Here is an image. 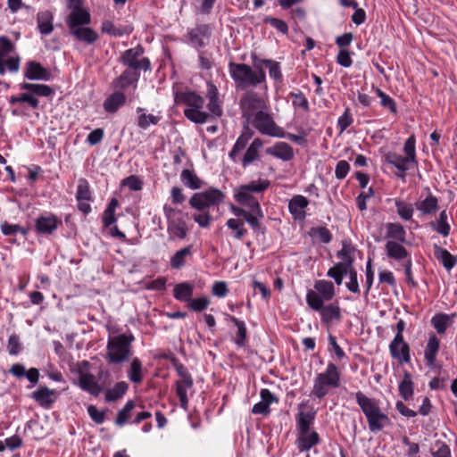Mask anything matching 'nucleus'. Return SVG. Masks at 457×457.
Masks as SVG:
<instances>
[{
  "mask_svg": "<svg viewBox=\"0 0 457 457\" xmlns=\"http://www.w3.org/2000/svg\"><path fill=\"white\" fill-rule=\"evenodd\" d=\"M392 358L399 363H408L411 361L410 347L403 338L393 339L389 345Z\"/></svg>",
  "mask_w": 457,
  "mask_h": 457,
  "instance_id": "2eb2a0df",
  "label": "nucleus"
},
{
  "mask_svg": "<svg viewBox=\"0 0 457 457\" xmlns=\"http://www.w3.org/2000/svg\"><path fill=\"white\" fill-rule=\"evenodd\" d=\"M376 93L378 96L380 98V104L387 108L391 112L395 113L396 112V106L395 103L389 96H387L386 93H384L381 89L378 87L376 88Z\"/></svg>",
  "mask_w": 457,
  "mask_h": 457,
  "instance_id": "680f3d73",
  "label": "nucleus"
},
{
  "mask_svg": "<svg viewBox=\"0 0 457 457\" xmlns=\"http://www.w3.org/2000/svg\"><path fill=\"white\" fill-rule=\"evenodd\" d=\"M133 335L120 334L109 337L105 359L109 363L120 364L132 355Z\"/></svg>",
  "mask_w": 457,
  "mask_h": 457,
  "instance_id": "39448f33",
  "label": "nucleus"
},
{
  "mask_svg": "<svg viewBox=\"0 0 457 457\" xmlns=\"http://www.w3.org/2000/svg\"><path fill=\"white\" fill-rule=\"evenodd\" d=\"M253 137V131L245 129L241 135L237 137L232 150L229 153V158L234 162H237V156L245 148L249 139Z\"/></svg>",
  "mask_w": 457,
  "mask_h": 457,
  "instance_id": "72a5a7b5",
  "label": "nucleus"
},
{
  "mask_svg": "<svg viewBox=\"0 0 457 457\" xmlns=\"http://www.w3.org/2000/svg\"><path fill=\"white\" fill-rule=\"evenodd\" d=\"M386 256L395 261H405L410 258L409 253L401 242L387 240L385 245Z\"/></svg>",
  "mask_w": 457,
  "mask_h": 457,
  "instance_id": "5701e85b",
  "label": "nucleus"
},
{
  "mask_svg": "<svg viewBox=\"0 0 457 457\" xmlns=\"http://www.w3.org/2000/svg\"><path fill=\"white\" fill-rule=\"evenodd\" d=\"M101 29L104 33H106V34H109V35H112L114 37L122 36L124 34H129L133 30V28L129 25L122 27V28H116L115 25L110 21H104Z\"/></svg>",
  "mask_w": 457,
  "mask_h": 457,
  "instance_id": "de8ad7c7",
  "label": "nucleus"
},
{
  "mask_svg": "<svg viewBox=\"0 0 457 457\" xmlns=\"http://www.w3.org/2000/svg\"><path fill=\"white\" fill-rule=\"evenodd\" d=\"M207 28L201 27L195 29H193L190 32V40L192 44L197 46H203L205 45L206 40L208 39L207 36Z\"/></svg>",
  "mask_w": 457,
  "mask_h": 457,
  "instance_id": "5fc2aeb1",
  "label": "nucleus"
},
{
  "mask_svg": "<svg viewBox=\"0 0 457 457\" xmlns=\"http://www.w3.org/2000/svg\"><path fill=\"white\" fill-rule=\"evenodd\" d=\"M431 454L434 457H452L449 446L440 440L436 441L433 445Z\"/></svg>",
  "mask_w": 457,
  "mask_h": 457,
  "instance_id": "bf43d9fd",
  "label": "nucleus"
},
{
  "mask_svg": "<svg viewBox=\"0 0 457 457\" xmlns=\"http://www.w3.org/2000/svg\"><path fill=\"white\" fill-rule=\"evenodd\" d=\"M164 215L168 222V232L170 237L183 239L187 237L188 228L180 210L168 204L163 206Z\"/></svg>",
  "mask_w": 457,
  "mask_h": 457,
  "instance_id": "9b49d317",
  "label": "nucleus"
},
{
  "mask_svg": "<svg viewBox=\"0 0 457 457\" xmlns=\"http://www.w3.org/2000/svg\"><path fill=\"white\" fill-rule=\"evenodd\" d=\"M32 397L41 406H50L56 401L58 394L54 389H50L46 386H40L37 390L33 392Z\"/></svg>",
  "mask_w": 457,
  "mask_h": 457,
  "instance_id": "bb28decb",
  "label": "nucleus"
},
{
  "mask_svg": "<svg viewBox=\"0 0 457 457\" xmlns=\"http://www.w3.org/2000/svg\"><path fill=\"white\" fill-rule=\"evenodd\" d=\"M21 90L31 91L33 96H49L53 94V89L44 84H32V83H22L20 85Z\"/></svg>",
  "mask_w": 457,
  "mask_h": 457,
  "instance_id": "a18cd8bd",
  "label": "nucleus"
},
{
  "mask_svg": "<svg viewBox=\"0 0 457 457\" xmlns=\"http://www.w3.org/2000/svg\"><path fill=\"white\" fill-rule=\"evenodd\" d=\"M256 70L245 63H228V72L234 80L237 88L245 89L248 87H256L266 80V74L263 69L255 63Z\"/></svg>",
  "mask_w": 457,
  "mask_h": 457,
  "instance_id": "f03ea898",
  "label": "nucleus"
},
{
  "mask_svg": "<svg viewBox=\"0 0 457 457\" xmlns=\"http://www.w3.org/2000/svg\"><path fill=\"white\" fill-rule=\"evenodd\" d=\"M121 185L128 187L132 191H139L142 189L143 182L137 176L131 175L124 179Z\"/></svg>",
  "mask_w": 457,
  "mask_h": 457,
  "instance_id": "338daca9",
  "label": "nucleus"
},
{
  "mask_svg": "<svg viewBox=\"0 0 457 457\" xmlns=\"http://www.w3.org/2000/svg\"><path fill=\"white\" fill-rule=\"evenodd\" d=\"M206 98L208 99L207 108L211 114L220 117L223 113L221 101L219 98L218 87L212 82L206 84Z\"/></svg>",
  "mask_w": 457,
  "mask_h": 457,
  "instance_id": "dca6fc26",
  "label": "nucleus"
},
{
  "mask_svg": "<svg viewBox=\"0 0 457 457\" xmlns=\"http://www.w3.org/2000/svg\"><path fill=\"white\" fill-rule=\"evenodd\" d=\"M355 399L367 419L371 432L380 431L391 424L389 417L381 411L377 400L366 396L361 392L355 394Z\"/></svg>",
  "mask_w": 457,
  "mask_h": 457,
  "instance_id": "f257e3e1",
  "label": "nucleus"
},
{
  "mask_svg": "<svg viewBox=\"0 0 457 457\" xmlns=\"http://www.w3.org/2000/svg\"><path fill=\"white\" fill-rule=\"evenodd\" d=\"M439 346L440 342L437 337L435 335L430 336L424 351V357L427 361V365L430 368H433L436 364Z\"/></svg>",
  "mask_w": 457,
  "mask_h": 457,
  "instance_id": "c756f323",
  "label": "nucleus"
},
{
  "mask_svg": "<svg viewBox=\"0 0 457 457\" xmlns=\"http://www.w3.org/2000/svg\"><path fill=\"white\" fill-rule=\"evenodd\" d=\"M62 221L54 214L48 213L39 216L36 220V229L40 234H52Z\"/></svg>",
  "mask_w": 457,
  "mask_h": 457,
  "instance_id": "aec40b11",
  "label": "nucleus"
},
{
  "mask_svg": "<svg viewBox=\"0 0 457 457\" xmlns=\"http://www.w3.org/2000/svg\"><path fill=\"white\" fill-rule=\"evenodd\" d=\"M193 291H194L193 284H190L187 282H183V283L177 284L174 287L173 295L179 301L188 303L191 300Z\"/></svg>",
  "mask_w": 457,
  "mask_h": 457,
  "instance_id": "a19ab883",
  "label": "nucleus"
},
{
  "mask_svg": "<svg viewBox=\"0 0 457 457\" xmlns=\"http://www.w3.org/2000/svg\"><path fill=\"white\" fill-rule=\"evenodd\" d=\"M128 384L124 381L118 382L111 389H108L105 393V400L108 402H113L120 398L128 390Z\"/></svg>",
  "mask_w": 457,
  "mask_h": 457,
  "instance_id": "3c124183",
  "label": "nucleus"
},
{
  "mask_svg": "<svg viewBox=\"0 0 457 457\" xmlns=\"http://www.w3.org/2000/svg\"><path fill=\"white\" fill-rule=\"evenodd\" d=\"M76 197L78 201H89L91 198L89 185L87 180L80 179L77 187Z\"/></svg>",
  "mask_w": 457,
  "mask_h": 457,
  "instance_id": "052dcab7",
  "label": "nucleus"
},
{
  "mask_svg": "<svg viewBox=\"0 0 457 457\" xmlns=\"http://www.w3.org/2000/svg\"><path fill=\"white\" fill-rule=\"evenodd\" d=\"M434 255L442 263L445 270H451L456 264V257L451 254L446 249L434 245Z\"/></svg>",
  "mask_w": 457,
  "mask_h": 457,
  "instance_id": "473e14b6",
  "label": "nucleus"
},
{
  "mask_svg": "<svg viewBox=\"0 0 457 457\" xmlns=\"http://www.w3.org/2000/svg\"><path fill=\"white\" fill-rule=\"evenodd\" d=\"M24 76L31 80H49L51 72L44 68L39 62L29 61L25 65Z\"/></svg>",
  "mask_w": 457,
  "mask_h": 457,
  "instance_id": "a211bd4d",
  "label": "nucleus"
},
{
  "mask_svg": "<svg viewBox=\"0 0 457 457\" xmlns=\"http://www.w3.org/2000/svg\"><path fill=\"white\" fill-rule=\"evenodd\" d=\"M144 48L137 46L126 50L121 56V62L132 71H150L151 63L148 58L143 57Z\"/></svg>",
  "mask_w": 457,
  "mask_h": 457,
  "instance_id": "4468645a",
  "label": "nucleus"
},
{
  "mask_svg": "<svg viewBox=\"0 0 457 457\" xmlns=\"http://www.w3.org/2000/svg\"><path fill=\"white\" fill-rule=\"evenodd\" d=\"M395 204L398 215L404 220H410L413 215V207L411 204H407L400 199L395 200Z\"/></svg>",
  "mask_w": 457,
  "mask_h": 457,
  "instance_id": "864d4df0",
  "label": "nucleus"
},
{
  "mask_svg": "<svg viewBox=\"0 0 457 457\" xmlns=\"http://www.w3.org/2000/svg\"><path fill=\"white\" fill-rule=\"evenodd\" d=\"M386 237L388 240L404 243L406 241V231L400 223H387Z\"/></svg>",
  "mask_w": 457,
  "mask_h": 457,
  "instance_id": "58836bf2",
  "label": "nucleus"
},
{
  "mask_svg": "<svg viewBox=\"0 0 457 457\" xmlns=\"http://www.w3.org/2000/svg\"><path fill=\"white\" fill-rule=\"evenodd\" d=\"M266 153L283 161H289L294 157L292 146L286 142H277L273 146L267 148Z\"/></svg>",
  "mask_w": 457,
  "mask_h": 457,
  "instance_id": "cd10ccee",
  "label": "nucleus"
},
{
  "mask_svg": "<svg viewBox=\"0 0 457 457\" xmlns=\"http://www.w3.org/2000/svg\"><path fill=\"white\" fill-rule=\"evenodd\" d=\"M79 387L89 393L91 395L98 396L102 392V386L96 378L88 372L80 371L79 374Z\"/></svg>",
  "mask_w": 457,
  "mask_h": 457,
  "instance_id": "6ab92c4d",
  "label": "nucleus"
},
{
  "mask_svg": "<svg viewBox=\"0 0 457 457\" xmlns=\"http://www.w3.org/2000/svg\"><path fill=\"white\" fill-rule=\"evenodd\" d=\"M192 255V246H186L175 253V254L170 258V266L172 269L179 270L181 269L188 257Z\"/></svg>",
  "mask_w": 457,
  "mask_h": 457,
  "instance_id": "37998d69",
  "label": "nucleus"
},
{
  "mask_svg": "<svg viewBox=\"0 0 457 457\" xmlns=\"http://www.w3.org/2000/svg\"><path fill=\"white\" fill-rule=\"evenodd\" d=\"M9 103L12 105L20 103H27L34 109L37 108L39 104L37 98L33 96L31 91H26L19 96H11Z\"/></svg>",
  "mask_w": 457,
  "mask_h": 457,
  "instance_id": "8fccbe9b",
  "label": "nucleus"
},
{
  "mask_svg": "<svg viewBox=\"0 0 457 457\" xmlns=\"http://www.w3.org/2000/svg\"><path fill=\"white\" fill-rule=\"evenodd\" d=\"M193 378L192 377L186 378H179L176 383V392L177 395L179 399L180 405L183 408H187L188 403V395L187 392L193 386Z\"/></svg>",
  "mask_w": 457,
  "mask_h": 457,
  "instance_id": "2f4dec72",
  "label": "nucleus"
},
{
  "mask_svg": "<svg viewBox=\"0 0 457 457\" xmlns=\"http://www.w3.org/2000/svg\"><path fill=\"white\" fill-rule=\"evenodd\" d=\"M229 320L237 326V332L235 338V343L237 345H243L246 338V328L245 322L239 320L237 318L230 316Z\"/></svg>",
  "mask_w": 457,
  "mask_h": 457,
  "instance_id": "13d9d810",
  "label": "nucleus"
},
{
  "mask_svg": "<svg viewBox=\"0 0 457 457\" xmlns=\"http://www.w3.org/2000/svg\"><path fill=\"white\" fill-rule=\"evenodd\" d=\"M91 17L89 12L82 7H73L67 19V25L70 29L87 25L90 23Z\"/></svg>",
  "mask_w": 457,
  "mask_h": 457,
  "instance_id": "412c9836",
  "label": "nucleus"
},
{
  "mask_svg": "<svg viewBox=\"0 0 457 457\" xmlns=\"http://www.w3.org/2000/svg\"><path fill=\"white\" fill-rule=\"evenodd\" d=\"M139 79L138 71L132 70L124 71L120 77L116 78L112 81V85L115 88L120 90H125L129 87H137V81Z\"/></svg>",
  "mask_w": 457,
  "mask_h": 457,
  "instance_id": "4be33fe9",
  "label": "nucleus"
},
{
  "mask_svg": "<svg viewBox=\"0 0 457 457\" xmlns=\"http://www.w3.org/2000/svg\"><path fill=\"white\" fill-rule=\"evenodd\" d=\"M296 439L297 448L300 452L309 451L320 442L318 433L311 428L298 429Z\"/></svg>",
  "mask_w": 457,
  "mask_h": 457,
  "instance_id": "f3484780",
  "label": "nucleus"
},
{
  "mask_svg": "<svg viewBox=\"0 0 457 457\" xmlns=\"http://www.w3.org/2000/svg\"><path fill=\"white\" fill-rule=\"evenodd\" d=\"M319 311L323 322L326 324H332L341 320V310L338 305L321 303L320 309H313Z\"/></svg>",
  "mask_w": 457,
  "mask_h": 457,
  "instance_id": "a878e982",
  "label": "nucleus"
},
{
  "mask_svg": "<svg viewBox=\"0 0 457 457\" xmlns=\"http://www.w3.org/2000/svg\"><path fill=\"white\" fill-rule=\"evenodd\" d=\"M70 32L78 40L84 41L87 44H93L98 38L97 33L89 27L79 26L70 29Z\"/></svg>",
  "mask_w": 457,
  "mask_h": 457,
  "instance_id": "e433bc0d",
  "label": "nucleus"
},
{
  "mask_svg": "<svg viewBox=\"0 0 457 457\" xmlns=\"http://www.w3.org/2000/svg\"><path fill=\"white\" fill-rule=\"evenodd\" d=\"M182 183L190 189H199L202 187V180L190 170H183L180 174Z\"/></svg>",
  "mask_w": 457,
  "mask_h": 457,
  "instance_id": "49530a36",
  "label": "nucleus"
},
{
  "mask_svg": "<svg viewBox=\"0 0 457 457\" xmlns=\"http://www.w3.org/2000/svg\"><path fill=\"white\" fill-rule=\"evenodd\" d=\"M54 15L50 11H41L37 14V24L42 35H49L54 30Z\"/></svg>",
  "mask_w": 457,
  "mask_h": 457,
  "instance_id": "7c9ffc66",
  "label": "nucleus"
},
{
  "mask_svg": "<svg viewBox=\"0 0 457 457\" xmlns=\"http://www.w3.org/2000/svg\"><path fill=\"white\" fill-rule=\"evenodd\" d=\"M340 385V373L337 367L329 362L325 371L317 374L313 380L312 395L319 399L325 397L331 388Z\"/></svg>",
  "mask_w": 457,
  "mask_h": 457,
  "instance_id": "0eeeda50",
  "label": "nucleus"
},
{
  "mask_svg": "<svg viewBox=\"0 0 457 457\" xmlns=\"http://www.w3.org/2000/svg\"><path fill=\"white\" fill-rule=\"evenodd\" d=\"M415 205L421 215H431L437 211L438 201L432 194H428L425 199L417 202Z\"/></svg>",
  "mask_w": 457,
  "mask_h": 457,
  "instance_id": "f704fd0d",
  "label": "nucleus"
},
{
  "mask_svg": "<svg viewBox=\"0 0 457 457\" xmlns=\"http://www.w3.org/2000/svg\"><path fill=\"white\" fill-rule=\"evenodd\" d=\"M225 194L221 190L210 187L205 191L194 194L189 200V204L192 208L202 211L218 206L223 202Z\"/></svg>",
  "mask_w": 457,
  "mask_h": 457,
  "instance_id": "ddd939ff",
  "label": "nucleus"
},
{
  "mask_svg": "<svg viewBox=\"0 0 457 457\" xmlns=\"http://www.w3.org/2000/svg\"><path fill=\"white\" fill-rule=\"evenodd\" d=\"M309 204L308 199L301 195H295L289 201L288 209L296 220H303L306 216L305 209Z\"/></svg>",
  "mask_w": 457,
  "mask_h": 457,
  "instance_id": "393cba45",
  "label": "nucleus"
},
{
  "mask_svg": "<svg viewBox=\"0 0 457 457\" xmlns=\"http://www.w3.org/2000/svg\"><path fill=\"white\" fill-rule=\"evenodd\" d=\"M178 104H184L186 108L183 113L187 119L196 124L206 123L211 114L203 111L204 99L194 91H184L178 93L175 96Z\"/></svg>",
  "mask_w": 457,
  "mask_h": 457,
  "instance_id": "20e7f679",
  "label": "nucleus"
},
{
  "mask_svg": "<svg viewBox=\"0 0 457 457\" xmlns=\"http://www.w3.org/2000/svg\"><path fill=\"white\" fill-rule=\"evenodd\" d=\"M14 46L12 41L4 37H0V75H4L8 70L10 72H17L20 69L21 58L18 54H12Z\"/></svg>",
  "mask_w": 457,
  "mask_h": 457,
  "instance_id": "f8f14e48",
  "label": "nucleus"
},
{
  "mask_svg": "<svg viewBox=\"0 0 457 457\" xmlns=\"http://www.w3.org/2000/svg\"><path fill=\"white\" fill-rule=\"evenodd\" d=\"M335 296V287L331 281L321 279L314 284V289L306 294V302L312 309H320L321 303L328 302Z\"/></svg>",
  "mask_w": 457,
  "mask_h": 457,
  "instance_id": "1a4fd4ad",
  "label": "nucleus"
},
{
  "mask_svg": "<svg viewBox=\"0 0 457 457\" xmlns=\"http://www.w3.org/2000/svg\"><path fill=\"white\" fill-rule=\"evenodd\" d=\"M210 300L204 296L199 298H194L188 302V307L194 312H201L208 307Z\"/></svg>",
  "mask_w": 457,
  "mask_h": 457,
  "instance_id": "69168bd1",
  "label": "nucleus"
},
{
  "mask_svg": "<svg viewBox=\"0 0 457 457\" xmlns=\"http://www.w3.org/2000/svg\"><path fill=\"white\" fill-rule=\"evenodd\" d=\"M134 408V403L132 401H129L125 406L123 407L122 410H120L119 412H118V415H117V418H116V424L118 426H122L125 424V422L127 421V420L129 419V413L130 411L133 410Z\"/></svg>",
  "mask_w": 457,
  "mask_h": 457,
  "instance_id": "0e129e2a",
  "label": "nucleus"
},
{
  "mask_svg": "<svg viewBox=\"0 0 457 457\" xmlns=\"http://www.w3.org/2000/svg\"><path fill=\"white\" fill-rule=\"evenodd\" d=\"M118 200L116 198H112L108 206L104 212L103 223L104 227H109L115 222V210L118 207Z\"/></svg>",
  "mask_w": 457,
  "mask_h": 457,
  "instance_id": "603ef678",
  "label": "nucleus"
},
{
  "mask_svg": "<svg viewBox=\"0 0 457 457\" xmlns=\"http://www.w3.org/2000/svg\"><path fill=\"white\" fill-rule=\"evenodd\" d=\"M125 101L126 96L122 92H114L104 100V109L107 112L113 113L125 104Z\"/></svg>",
  "mask_w": 457,
  "mask_h": 457,
  "instance_id": "4c0bfd02",
  "label": "nucleus"
},
{
  "mask_svg": "<svg viewBox=\"0 0 457 457\" xmlns=\"http://www.w3.org/2000/svg\"><path fill=\"white\" fill-rule=\"evenodd\" d=\"M227 227L235 232L234 237L236 239H241L245 234L246 229L245 228L244 221L237 219H228L226 223Z\"/></svg>",
  "mask_w": 457,
  "mask_h": 457,
  "instance_id": "6e6d98bb",
  "label": "nucleus"
},
{
  "mask_svg": "<svg viewBox=\"0 0 457 457\" xmlns=\"http://www.w3.org/2000/svg\"><path fill=\"white\" fill-rule=\"evenodd\" d=\"M263 145V142L261 138L257 137L253 140L248 148L246 149L245 154H244L241 163L243 167H247L252 162L259 158L260 151Z\"/></svg>",
  "mask_w": 457,
  "mask_h": 457,
  "instance_id": "c85d7f7f",
  "label": "nucleus"
},
{
  "mask_svg": "<svg viewBox=\"0 0 457 457\" xmlns=\"http://www.w3.org/2000/svg\"><path fill=\"white\" fill-rule=\"evenodd\" d=\"M129 379L135 384H139L143 380V365L138 358L132 359L128 370Z\"/></svg>",
  "mask_w": 457,
  "mask_h": 457,
  "instance_id": "c03bdc74",
  "label": "nucleus"
},
{
  "mask_svg": "<svg viewBox=\"0 0 457 457\" xmlns=\"http://www.w3.org/2000/svg\"><path fill=\"white\" fill-rule=\"evenodd\" d=\"M455 314L437 313L431 319V324L438 334H444L452 325Z\"/></svg>",
  "mask_w": 457,
  "mask_h": 457,
  "instance_id": "c9c22d12",
  "label": "nucleus"
},
{
  "mask_svg": "<svg viewBox=\"0 0 457 457\" xmlns=\"http://www.w3.org/2000/svg\"><path fill=\"white\" fill-rule=\"evenodd\" d=\"M270 182L268 179H259L247 184L241 185L234 189V198L241 206L249 211L261 214V206L259 200L254 194L264 192L270 187Z\"/></svg>",
  "mask_w": 457,
  "mask_h": 457,
  "instance_id": "7ed1b4c3",
  "label": "nucleus"
},
{
  "mask_svg": "<svg viewBox=\"0 0 457 457\" xmlns=\"http://www.w3.org/2000/svg\"><path fill=\"white\" fill-rule=\"evenodd\" d=\"M259 62L264 64L269 69L270 78L275 80H280L282 79L281 68L278 62L270 59H263L259 60Z\"/></svg>",
  "mask_w": 457,
  "mask_h": 457,
  "instance_id": "4d7b16f0",
  "label": "nucleus"
},
{
  "mask_svg": "<svg viewBox=\"0 0 457 457\" xmlns=\"http://www.w3.org/2000/svg\"><path fill=\"white\" fill-rule=\"evenodd\" d=\"M298 410L299 411L296 416L297 430L311 428L315 419V411L304 403L299 404Z\"/></svg>",
  "mask_w": 457,
  "mask_h": 457,
  "instance_id": "b1692460",
  "label": "nucleus"
},
{
  "mask_svg": "<svg viewBox=\"0 0 457 457\" xmlns=\"http://www.w3.org/2000/svg\"><path fill=\"white\" fill-rule=\"evenodd\" d=\"M265 22L270 24L274 29L282 34H287L288 32L287 24L281 19L267 17L265 19Z\"/></svg>",
  "mask_w": 457,
  "mask_h": 457,
  "instance_id": "774afa93",
  "label": "nucleus"
},
{
  "mask_svg": "<svg viewBox=\"0 0 457 457\" xmlns=\"http://www.w3.org/2000/svg\"><path fill=\"white\" fill-rule=\"evenodd\" d=\"M248 122L262 135L279 138L285 137L284 129L276 123L273 114L270 112V107L261 112Z\"/></svg>",
  "mask_w": 457,
  "mask_h": 457,
  "instance_id": "6e6552de",
  "label": "nucleus"
},
{
  "mask_svg": "<svg viewBox=\"0 0 457 457\" xmlns=\"http://www.w3.org/2000/svg\"><path fill=\"white\" fill-rule=\"evenodd\" d=\"M399 394L405 400L411 398L413 395V383L409 372H405L403 380L399 384Z\"/></svg>",
  "mask_w": 457,
  "mask_h": 457,
  "instance_id": "09e8293b",
  "label": "nucleus"
},
{
  "mask_svg": "<svg viewBox=\"0 0 457 457\" xmlns=\"http://www.w3.org/2000/svg\"><path fill=\"white\" fill-rule=\"evenodd\" d=\"M415 137L411 136L404 143L403 151L405 155H400L395 152H388L385 154L386 162L395 167L396 174L402 179H405V172L417 166Z\"/></svg>",
  "mask_w": 457,
  "mask_h": 457,
  "instance_id": "423d86ee",
  "label": "nucleus"
},
{
  "mask_svg": "<svg viewBox=\"0 0 457 457\" xmlns=\"http://www.w3.org/2000/svg\"><path fill=\"white\" fill-rule=\"evenodd\" d=\"M137 126L142 129H147L151 125H156L162 119L161 115L147 114L143 108H137Z\"/></svg>",
  "mask_w": 457,
  "mask_h": 457,
  "instance_id": "79ce46f5",
  "label": "nucleus"
},
{
  "mask_svg": "<svg viewBox=\"0 0 457 457\" xmlns=\"http://www.w3.org/2000/svg\"><path fill=\"white\" fill-rule=\"evenodd\" d=\"M447 219V212L444 210L439 213V217L430 223V227L443 237H448L451 231V227Z\"/></svg>",
  "mask_w": 457,
  "mask_h": 457,
  "instance_id": "ea45409f",
  "label": "nucleus"
},
{
  "mask_svg": "<svg viewBox=\"0 0 457 457\" xmlns=\"http://www.w3.org/2000/svg\"><path fill=\"white\" fill-rule=\"evenodd\" d=\"M239 105L242 116L247 122L269 107L265 99L253 91L245 92L240 99Z\"/></svg>",
  "mask_w": 457,
  "mask_h": 457,
  "instance_id": "9d476101",
  "label": "nucleus"
},
{
  "mask_svg": "<svg viewBox=\"0 0 457 457\" xmlns=\"http://www.w3.org/2000/svg\"><path fill=\"white\" fill-rule=\"evenodd\" d=\"M290 96L293 99L292 103L295 107L300 108L305 112H309L308 100L302 92L290 93Z\"/></svg>",
  "mask_w": 457,
  "mask_h": 457,
  "instance_id": "e2e57ef3",
  "label": "nucleus"
}]
</instances>
